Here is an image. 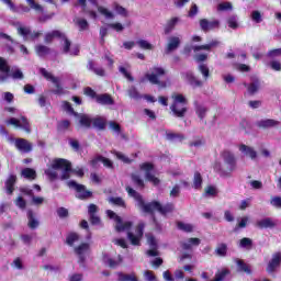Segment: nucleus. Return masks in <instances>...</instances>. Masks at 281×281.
<instances>
[{
  "instance_id": "obj_58",
  "label": "nucleus",
  "mask_w": 281,
  "mask_h": 281,
  "mask_svg": "<svg viewBox=\"0 0 281 281\" xmlns=\"http://www.w3.org/2000/svg\"><path fill=\"white\" fill-rule=\"evenodd\" d=\"M137 45L140 47V49H153V44L148 43L146 40L137 41Z\"/></svg>"
},
{
  "instance_id": "obj_55",
  "label": "nucleus",
  "mask_w": 281,
  "mask_h": 281,
  "mask_svg": "<svg viewBox=\"0 0 281 281\" xmlns=\"http://www.w3.org/2000/svg\"><path fill=\"white\" fill-rule=\"evenodd\" d=\"M15 205L20 210H25V207H27V202L25 201V199H23V196H18L15 200Z\"/></svg>"
},
{
  "instance_id": "obj_50",
  "label": "nucleus",
  "mask_w": 281,
  "mask_h": 281,
  "mask_svg": "<svg viewBox=\"0 0 281 281\" xmlns=\"http://www.w3.org/2000/svg\"><path fill=\"white\" fill-rule=\"evenodd\" d=\"M166 137L167 139H169V142H172L175 139H180V142H183V139H186V136H183L182 134H177V133H166Z\"/></svg>"
},
{
  "instance_id": "obj_15",
  "label": "nucleus",
  "mask_w": 281,
  "mask_h": 281,
  "mask_svg": "<svg viewBox=\"0 0 281 281\" xmlns=\"http://www.w3.org/2000/svg\"><path fill=\"white\" fill-rule=\"evenodd\" d=\"M18 34H20V36H23L24 41H36V38L41 36V32L32 33V30L25 26L18 27Z\"/></svg>"
},
{
  "instance_id": "obj_8",
  "label": "nucleus",
  "mask_w": 281,
  "mask_h": 281,
  "mask_svg": "<svg viewBox=\"0 0 281 281\" xmlns=\"http://www.w3.org/2000/svg\"><path fill=\"white\" fill-rule=\"evenodd\" d=\"M139 169L145 172V179L149 181V183H153V186H159L161 181L153 175L155 171V165H153V162H143L139 165Z\"/></svg>"
},
{
  "instance_id": "obj_39",
  "label": "nucleus",
  "mask_w": 281,
  "mask_h": 281,
  "mask_svg": "<svg viewBox=\"0 0 281 281\" xmlns=\"http://www.w3.org/2000/svg\"><path fill=\"white\" fill-rule=\"evenodd\" d=\"M78 240H80L78 233H69L66 237V244L69 245V247H74V243H78Z\"/></svg>"
},
{
  "instance_id": "obj_31",
  "label": "nucleus",
  "mask_w": 281,
  "mask_h": 281,
  "mask_svg": "<svg viewBox=\"0 0 281 281\" xmlns=\"http://www.w3.org/2000/svg\"><path fill=\"white\" fill-rule=\"evenodd\" d=\"M27 218H29L30 229H36V227H38V220H36V216L34 215V211L32 210L27 211Z\"/></svg>"
},
{
  "instance_id": "obj_56",
  "label": "nucleus",
  "mask_w": 281,
  "mask_h": 281,
  "mask_svg": "<svg viewBox=\"0 0 281 281\" xmlns=\"http://www.w3.org/2000/svg\"><path fill=\"white\" fill-rule=\"evenodd\" d=\"M115 157L123 161V164H133V159L128 158L123 153L116 151Z\"/></svg>"
},
{
  "instance_id": "obj_13",
  "label": "nucleus",
  "mask_w": 281,
  "mask_h": 281,
  "mask_svg": "<svg viewBox=\"0 0 281 281\" xmlns=\"http://www.w3.org/2000/svg\"><path fill=\"white\" fill-rule=\"evenodd\" d=\"M200 27L202 32H211L212 30H218V27H221V21L218 20L210 21L207 19H201Z\"/></svg>"
},
{
  "instance_id": "obj_21",
  "label": "nucleus",
  "mask_w": 281,
  "mask_h": 281,
  "mask_svg": "<svg viewBox=\"0 0 281 281\" xmlns=\"http://www.w3.org/2000/svg\"><path fill=\"white\" fill-rule=\"evenodd\" d=\"M258 128H274V126H280V121L273 119L260 120L256 123Z\"/></svg>"
},
{
  "instance_id": "obj_9",
  "label": "nucleus",
  "mask_w": 281,
  "mask_h": 281,
  "mask_svg": "<svg viewBox=\"0 0 281 281\" xmlns=\"http://www.w3.org/2000/svg\"><path fill=\"white\" fill-rule=\"evenodd\" d=\"M106 214L109 216V218H112L115 221L116 225H115V231L116 232H128V229H131V227H133V222H123L122 217L117 214H115V212H113L112 210H108Z\"/></svg>"
},
{
  "instance_id": "obj_1",
  "label": "nucleus",
  "mask_w": 281,
  "mask_h": 281,
  "mask_svg": "<svg viewBox=\"0 0 281 281\" xmlns=\"http://www.w3.org/2000/svg\"><path fill=\"white\" fill-rule=\"evenodd\" d=\"M125 190L128 196H132V199L136 200L138 207L143 210L144 214L151 215L153 223L155 225H157V216H155V212H159L161 216H168V214H172V212H175V203L172 202H168L165 205H162V203L157 200L146 203V201H144V196L140 195V193L135 189L127 186Z\"/></svg>"
},
{
  "instance_id": "obj_18",
  "label": "nucleus",
  "mask_w": 281,
  "mask_h": 281,
  "mask_svg": "<svg viewBox=\"0 0 281 281\" xmlns=\"http://www.w3.org/2000/svg\"><path fill=\"white\" fill-rule=\"evenodd\" d=\"M95 102L102 106H113L115 104V100L109 93L98 94Z\"/></svg>"
},
{
  "instance_id": "obj_34",
  "label": "nucleus",
  "mask_w": 281,
  "mask_h": 281,
  "mask_svg": "<svg viewBox=\"0 0 281 281\" xmlns=\"http://www.w3.org/2000/svg\"><path fill=\"white\" fill-rule=\"evenodd\" d=\"M79 124L83 126V128H91V124H93V119L89 117L87 114H81L79 117Z\"/></svg>"
},
{
  "instance_id": "obj_35",
  "label": "nucleus",
  "mask_w": 281,
  "mask_h": 281,
  "mask_svg": "<svg viewBox=\"0 0 281 281\" xmlns=\"http://www.w3.org/2000/svg\"><path fill=\"white\" fill-rule=\"evenodd\" d=\"M22 177H24V179H29L30 181H34V179H36V170L32 168H24L22 170Z\"/></svg>"
},
{
  "instance_id": "obj_25",
  "label": "nucleus",
  "mask_w": 281,
  "mask_h": 281,
  "mask_svg": "<svg viewBox=\"0 0 281 281\" xmlns=\"http://www.w3.org/2000/svg\"><path fill=\"white\" fill-rule=\"evenodd\" d=\"M92 126L93 128H98V131H105L106 130V119L102 116H97L92 119Z\"/></svg>"
},
{
  "instance_id": "obj_30",
  "label": "nucleus",
  "mask_w": 281,
  "mask_h": 281,
  "mask_svg": "<svg viewBox=\"0 0 281 281\" xmlns=\"http://www.w3.org/2000/svg\"><path fill=\"white\" fill-rule=\"evenodd\" d=\"M192 188H194V190H201V188H203V176H201L199 171L194 172Z\"/></svg>"
},
{
  "instance_id": "obj_36",
  "label": "nucleus",
  "mask_w": 281,
  "mask_h": 281,
  "mask_svg": "<svg viewBox=\"0 0 281 281\" xmlns=\"http://www.w3.org/2000/svg\"><path fill=\"white\" fill-rule=\"evenodd\" d=\"M37 56L43 57L50 54L52 49L43 44H40L35 47Z\"/></svg>"
},
{
  "instance_id": "obj_26",
  "label": "nucleus",
  "mask_w": 281,
  "mask_h": 281,
  "mask_svg": "<svg viewBox=\"0 0 281 281\" xmlns=\"http://www.w3.org/2000/svg\"><path fill=\"white\" fill-rule=\"evenodd\" d=\"M63 32H60L59 30H54L52 32L46 33L44 41L45 43L49 44L54 42V38H63Z\"/></svg>"
},
{
  "instance_id": "obj_29",
  "label": "nucleus",
  "mask_w": 281,
  "mask_h": 281,
  "mask_svg": "<svg viewBox=\"0 0 281 281\" xmlns=\"http://www.w3.org/2000/svg\"><path fill=\"white\" fill-rule=\"evenodd\" d=\"M239 150L240 153H245L248 157H250V159H256V157H258V153H256L252 147L245 144L239 146Z\"/></svg>"
},
{
  "instance_id": "obj_42",
  "label": "nucleus",
  "mask_w": 281,
  "mask_h": 281,
  "mask_svg": "<svg viewBox=\"0 0 281 281\" xmlns=\"http://www.w3.org/2000/svg\"><path fill=\"white\" fill-rule=\"evenodd\" d=\"M177 227H178V229H181V232H187V234L194 232V226H192V224H186L183 222H178Z\"/></svg>"
},
{
  "instance_id": "obj_37",
  "label": "nucleus",
  "mask_w": 281,
  "mask_h": 281,
  "mask_svg": "<svg viewBox=\"0 0 281 281\" xmlns=\"http://www.w3.org/2000/svg\"><path fill=\"white\" fill-rule=\"evenodd\" d=\"M127 238L132 245L135 247H139L142 245V237L139 235H135L132 232H127Z\"/></svg>"
},
{
  "instance_id": "obj_16",
  "label": "nucleus",
  "mask_w": 281,
  "mask_h": 281,
  "mask_svg": "<svg viewBox=\"0 0 281 281\" xmlns=\"http://www.w3.org/2000/svg\"><path fill=\"white\" fill-rule=\"evenodd\" d=\"M182 78H184V80L193 88H201L203 87V82L201 80H199L196 78V76H194V72L192 71H187V72H182Z\"/></svg>"
},
{
  "instance_id": "obj_53",
  "label": "nucleus",
  "mask_w": 281,
  "mask_h": 281,
  "mask_svg": "<svg viewBox=\"0 0 281 281\" xmlns=\"http://www.w3.org/2000/svg\"><path fill=\"white\" fill-rule=\"evenodd\" d=\"M98 12L102 14L105 19H113V12L109 11V9L104 7H98Z\"/></svg>"
},
{
  "instance_id": "obj_52",
  "label": "nucleus",
  "mask_w": 281,
  "mask_h": 281,
  "mask_svg": "<svg viewBox=\"0 0 281 281\" xmlns=\"http://www.w3.org/2000/svg\"><path fill=\"white\" fill-rule=\"evenodd\" d=\"M83 93L85 95H88V98H91L92 100H98L99 94L91 87L85 88Z\"/></svg>"
},
{
  "instance_id": "obj_54",
  "label": "nucleus",
  "mask_w": 281,
  "mask_h": 281,
  "mask_svg": "<svg viewBox=\"0 0 281 281\" xmlns=\"http://www.w3.org/2000/svg\"><path fill=\"white\" fill-rule=\"evenodd\" d=\"M247 223H249V217H243L240 222L235 226L234 232H238V229H245V227H247Z\"/></svg>"
},
{
  "instance_id": "obj_4",
  "label": "nucleus",
  "mask_w": 281,
  "mask_h": 281,
  "mask_svg": "<svg viewBox=\"0 0 281 281\" xmlns=\"http://www.w3.org/2000/svg\"><path fill=\"white\" fill-rule=\"evenodd\" d=\"M0 72L5 74L0 76V79L2 81L8 80V78L10 77L13 80H23V78H25V76L23 75V71H21V69L19 68L12 70L10 74V65L8 64V60H5V58L3 57H0Z\"/></svg>"
},
{
  "instance_id": "obj_20",
  "label": "nucleus",
  "mask_w": 281,
  "mask_h": 281,
  "mask_svg": "<svg viewBox=\"0 0 281 281\" xmlns=\"http://www.w3.org/2000/svg\"><path fill=\"white\" fill-rule=\"evenodd\" d=\"M220 45H221V42L218 40H212L207 44L194 46L193 52H202L203 49L205 52H211L212 49H214V47H218Z\"/></svg>"
},
{
  "instance_id": "obj_38",
  "label": "nucleus",
  "mask_w": 281,
  "mask_h": 281,
  "mask_svg": "<svg viewBox=\"0 0 281 281\" xmlns=\"http://www.w3.org/2000/svg\"><path fill=\"white\" fill-rule=\"evenodd\" d=\"M131 179L134 184H136L137 188H140V190H144L146 188V184L144 183V179L139 177V175L132 173Z\"/></svg>"
},
{
  "instance_id": "obj_45",
  "label": "nucleus",
  "mask_w": 281,
  "mask_h": 281,
  "mask_svg": "<svg viewBox=\"0 0 281 281\" xmlns=\"http://www.w3.org/2000/svg\"><path fill=\"white\" fill-rule=\"evenodd\" d=\"M229 276V270L228 269H223L222 271H217L215 273V278L212 281H223L225 278Z\"/></svg>"
},
{
  "instance_id": "obj_24",
  "label": "nucleus",
  "mask_w": 281,
  "mask_h": 281,
  "mask_svg": "<svg viewBox=\"0 0 281 281\" xmlns=\"http://www.w3.org/2000/svg\"><path fill=\"white\" fill-rule=\"evenodd\" d=\"M236 265H237V271L239 273H246L247 276H251V266L245 262V260L237 259Z\"/></svg>"
},
{
  "instance_id": "obj_47",
  "label": "nucleus",
  "mask_w": 281,
  "mask_h": 281,
  "mask_svg": "<svg viewBox=\"0 0 281 281\" xmlns=\"http://www.w3.org/2000/svg\"><path fill=\"white\" fill-rule=\"evenodd\" d=\"M59 38H63V41H64L63 53L69 54V52H71V41H69V38H67V35H65V33H64V36H61Z\"/></svg>"
},
{
  "instance_id": "obj_11",
  "label": "nucleus",
  "mask_w": 281,
  "mask_h": 281,
  "mask_svg": "<svg viewBox=\"0 0 281 281\" xmlns=\"http://www.w3.org/2000/svg\"><path fill=\"white\" fill-rule=\"evenodd\" d=\"M90 246L88 243H82L79 246L75 247V254L78 256V265L82 267V269H87V257L85 254L89 251Z\"/></svg>"
},
{
  "instance_id": "obj_57",
  "label": "nucleus",
  "mask_w": 281,
  "mask_h": 281,
  "mask_svg": "<svg viewBox=\"0 0 281 281\" xmlns=\"http://www.w3.org/2000/svg\"><path fill=\"white\" fill-rule=\"evenodd\" d=\"M71 126V122L69 120L60 121L57 125L58 131H67Z\"/></svg>"
},
{
  "instance_id": "obj_17",
  "label": "nucleus",
  "mask_w": 281,
  "mask_h": 281,
  "mask_svg": "<svg viewBox=\"0 0 281 281\" xmlns=\"http://www.w3.org/2000/svg\"><path fill=\"white\" fill-rule=\"evenodd\" d=\"M14 146L20 153H24V154L32 153V148H33L32 143H30L25 138H16Z\"/></svg>"
},
{
  "instance_id": "obj_43",
  "label": "nucleus",
  "mask_w": 281,
  "mask_h": 281,
  "mask_svg": "<svg viewBox=\"0 0 281 281\" xmlns=\"http://www.w3.org/2000/svg\"><path fill=\"white\" fill-rule=\"evenodd\" d=\"M198 71L203 76L204 80H207L210 78V67L205 64H200L198 66Z\"/></svg>"
},
{
  "instance_id": "obj_64",
  "label": "nucleus",
  "mask_w": 281,
  "mask_h": 281,
  "mask_svg": "<svg viewBox=\"0 0 281 281\" xmlns=\"http://www.w3.org/2000/svg\"><path fill=\"white\" fill-rule=\"evenodd\" d=\"M270 69L273 71H281V63L278 60L270 61Z\"/></svg>"
},
{
  "instance_id": "obj_3",
  "label": "nucleus",
  "mask_w": 281,
  "mask_h": 281,
  "mask_svg": "<svg viewBox=\"0 0 281 281\" xmlns=\"http://www.w3.org/2000/svg\"><path fill=\"white\" fill-rule=\"evenodd\" d=\"M171 98L173 102L170 105V111L173 113L175 117H186V113H188V99L180 93L172 94Z\"/></svg>"
},
{
  "instance_id": "obj_48",
  "label": "nucleus",
  "mask_w": 281,
  "mask_h": 281,
  "mask_svg": "<svg viewBox=\"0 0 281 281\" xmlns=\"http://www.w3.org/2000/svg\"><path fill=\"white\" fill-rule=\"evenodd\" d=\"M195 113H196L198 117H200V120H205V115L207 113V108H205L203 105H196Z\"/></svg>"
},
{
  "instance_id": "obj_61",
  "label": "nucleus",
  "mask_w": 281,
  "mask_h": 281,
  "mask_svg": "<svg viewBox=\"0 0 281 281\" xmlns=\"http://www.w3.org/2000/svg\"><path fill=\"white\" fill-rule=\"evenodd\" d=\"M268 58H278L281 56V48H274L267 53Z\"/></svg>"
},
{
  "instance_id": "obj_22",
  "label": "nucleus",
  "mask_w": 281,
  "mask_h": 281,
  "mask_svg": "<svg viewBox=\"0 0 281 281\" xmlns=\"http://www.w3.org/2000/svg\"><path fill=\"white\" fill-rule=\"evenodd\" d=\"M256 227L259 229H273L276 227V222L271 217H266L263 220L257 221Z\"/></svg>"
},
{
  "instance_id": "obj_14",
  "label": "nucleus",
  "mask_w": 281,
  "mask_h": 281,
  "mask_svg": "<svg viewBox=\"0 0 281 281\" xmlns=\"http://www.w3.org/2000/svg\"><path fill=\"white\" fill-rule=\"evenodd\" d=\"M102 261L110 269H117L122 262H124V258L122 255H117L116 259L111 258L109 255L103 254Z\"/></svg>"
},
{
  "instance_id": "obj_19",
  "label": "nucleus",
  "mask_w": 281,
  "mask_h": 281,
  "mask_svg": "<svg viewBox=\"0 0 281 281\" xmlns=\"http://www.w3.org/2000/svg\"><path fill=\"white\" fill-rule=\"evenodd\" d=\"M180 45H181V38H179L178 36H171L169 38V42L165 50L166 54H172V52H176V49H179Z\"/></svg>"
},
{
  "instance_id": "obj_59",
  "label": "nucleus",
  "mask_w": 281,
  "mask_h": 281,
  "mask_svg": "<svg viewBox=\"0 0 281 281\" xmlns=\"http://www.w3.org/2000/svg\"><path fill=\"white\" fill-rule=\"evenodd\" d=\"M57 215L59 218H67L69 217V210L65 209L64 206H60L57 209Z\"/></svg>"
},
{
  "instance_id": "obj_49",
  "label": "nucleus",
  "mask_w": 281,
  "mask_h": 281,
  "mask_svg": "<svg viewBox=\"0 0 281 281\" xmlns=\"http://www.w3.org/2000/svg\"><path fill=\"white\" fill-rule=\"evenodd\" d=\"M127 93H128L130 98H132L133 100H140L142 99V95L139 94V91H137V88H135V87H131L127 90Z\"/></svg>"
},
{
  "instance_id": "obj_10",
  "label": "nucleus",
  "mask_w": 281,
  "mask_h": 281,
  "mask_svg": "<svg viewBox=\"0 0 281 281\" xmlns=\"http://www.w3.org/2000/svg\"><path fill=\"white\" fill-rule=\"evenodd\" d=\"M68 188H75L76 192L78 193L77 199L85 201V199H91L93 193L87 190V187L83 184H78L75 180H70L67 182Z\"/></svg>"
},
{
  "instance_id": "obj_63",
  "label": "nucleus",
  "mask_w": 281,
  "mask_h": 281,
  "mask_svg": "<svg viewBox=\"0 0 281 281\" xmlns=\"http://www.w3.org/2000/svg\"><path fill=\"white\" fill-rule=\"evenodd\" d=\"M258 89H259V83H258V81L251 82V83L248 86V93H250V95H254L255 93H257Z\"/></svg>"
},
{
  "instance_id": "obj_12",
  "label": "nucleus",
  "mask_w": 281,
  "mask_h": 281,
  "mask_svg": "<svg viewBox=\"0 0 281 281\" xmlns=\"http://www.w3.org/2000/svg\"><path fill=\"white\" fill-rule=\"evenodd\" d=\"M281 267V252L277 251L272 255V258L269 260L266 271L269 276H273Z\"/></svg>"
},
{
  "instance_id": "obj_28",
  "label": "nucleus",
  "mask_w": 281,
  "mask_h": 281,
  "mask_svg": "<svg viewBox=\"0 0 281 281\" xmlns=\"http://www.w3.org/2000/svg\"><path fill=\"white\" fill-rule=\"evenodd\" d=\"M16 183V176L15 175H10L9 178L5 181V188L7 192L9 194L14 193V184Z\"/></svg>"
},
{
  "instance_id": "obj_32",
  "label": "nucleus",
  "mask_w": 281,
  "mask_h": 281,
  "mask_svg": "<svg viewBox=\"0 0 281 281\" xmlns=\"http://www.w3.org/2000/svg\"><path fill=\"white\" fill-rule=\"evenodd\" d=\"M117 276H119V281H139L135 272H132L130 274L124 272H117Z\"/></svg>"
},
{
  "instance_id": "obj_7",
  "label": "nucleus",
  "mask_w": 281,
  "mask_h": 281,
  "mask_svg": "<svg viewBox=\"0 0 281 281\" xmlns=\"http://www.w3.org/2000/svg\"><path fill=\"white\" fill-rule=\"evenodd\" d=\"M40 74L46 79L55 85L56 89L52 90V93L55 95H65V88L60 85V79L52 75V72L47 71L45 68H40Z\"/></svg>"
},
{
  "instance_id": "obj_6",
  "label": "nucleus",
  "mask_w": 281,
  "mask_h": 281,
  "mask_svg": "<svg viewBox=\"0 0 281 281\" xmlns=\"http://www.w3.org/2000/svg\"><path fill=\"white\" fill-rule=\"evenodd\" d=\"M151 72H147L145 78L150 82V85H157L158 87H166V82L159 80L161 76H166V69L161 67H153Z\"/></svg>"
},
{
  "instance_id": "obj_60",
  "label": "nucleus",
  "mask_w": 281,
  "mask_h": 281,
  "mask_svg": "<svg viewBox=\"0 0 281 281\" xmlns=\"http://www.w3.org/2000/svg\"><path fill=\"white\" fill-rule=\"evenodd\" d=\"M108 27L111 30H114L115 32H124V25L122 23L116 22V23H110L108 24Z\"/></svg>"
},
{
  "instance_id": "obj_2",
  "label": "nucleus",
  "mask_w": 281,
  "mask_h": 281,
  "mask_svg": "<svg viewBox=\"0 0 281 281\" xmlns=\"http://www.w3.org/2000/svg\"><path fill=\"white\" fill-rule=\"evenodd\" d=\"M220 157L223 160V164L215 161L213 164L214 172H217L220 177H232V172L238 168V161L236 155L228 149H224L220 153Z\"/></svg>"
},
{
  "instance_id": "obj_27",
  "label": "nucleus",
  "mask_w": 281,
  "mask_h": 281,
  "mask_svg": "<svg viewBox=\"0 0 281 281\" xmlns=\"http://www.w3.org/2000/svg\"><path fill=\"white\" fill-rule=\"evenodd\" d=\"M192 245H193V247H199L201 245V239L198 237L189 238L188 243L182 244V249L188 251V250L192 249Z\"/></svg>"
},
{
  "instance_id": "obj_44",
  "label": "nucleus",
  "mask_w": 281,
  "mask_h": 281,
  "mask_svg": "<svg viewBox=\"0 0 281 281\" xmlns=\"http://www.w3.org/2000/svg\"><path fill=\"white\" fill-rule=\"evenodd\" d=\"M30 8L32 10H35V12H41V14H43V12H45V8H43V5L36 3V0H26Z\"/></svg>"
},
{
  "instance_id": "obj_51",
  "label": "nucleus",
  "mask_w": 281,
  "mask_h": 281,
  "mask_svg": "<svg viewBox=\"0 0 281 281\" xmlns=\"http://www.w3.org/2000/svg\"><path fill=\"white\" fill-rule=\"evenodd\" d=\"M239 246L243 248L249 247V249H251V247H254V240H251L249 237H244L240 239Z\"/></svg>"
},
{
  "instance_id": "obj_23",
  "label": "nucleus",
  "mask_w": 281,
  "mask_h": 281,
  "mask_svg": "<svg viewBox=\"0 0 281 281\" xmlns=\"http://www.w3.org/2000/svg\"><path fill=\"white\" fill-rule=\"evenodd\" d=\"M87 69H89V71H93L95 76H100L101 78H104V76H106V71L104 70V68L95 67V63L92 59L88 61Z\"/></svg>"
},
{
  "instance_id": "obj_62",
  "label": "nucleus",
  "mask_w": 281,
  "mask_h": 281,
  "mask_svg": "<svg viewBox=\"0 0 281 281\" xmlns=\"http://www.w3.org/2000/svg\"><path fill=\"white\" fill-rule=\"evenodd\" d=\"M251 20L255 23H262V14L260 13V11H252Z\"/></svg>"
},
{
  "instance_id": "obj_5",
  "label": "nucleus",
  "mask_w": 281,
  "mask_h": 281,
  "mask_svg": "<svg viewBox=\"0 0 281 281\" xmlns=\"http://www.w3.org/2000/svg\"><path fill=\"white\" fill-rule=\"evenodd\" d=\"M53 170H63L60 180L67 181L68 179H71V161L65 159V158H55L52 162Z\"/></svg>"
},
{
  "instance_id": "obj_46",
  "label": "nucleus",
  "mask_w": 281,
  "mask_h": 281,
  "mask_svg": "<svg viewBox=\"0 0 281 281\" xmlns=\"http://www.w3.org/2000/svg\"><path fill=\"white\" fill-rule=\"evenodd\" d=\"M215 254H217V256H222V257L227 256V244H225V243L218 244L215 249Z\"/></svg>"
},
{
  "instance_id": "obj_40",
  "label": "nucleus",
  "mask_w": 281,
  "mask_h": 281,
  "mask_svg": "<svg viewBox=\"0 0 281 281\" xmlns=\"http://www.w3.org/2000/svg\"><path fill=\"white\" fill-rule=\"evenodd\" d=\"M76 25L79 27V32H87L89 30V22L82 18L76 20Z\"/></svg>"
},
{
  "instance_id": "obj_41",
  "label": "nucleus",
  "mask_w": 281,
  "mask_h": 281,
  "mask_svg": "<svg viewBox=\"0 0 281 281\" xmlns=\"http://www.w3.org/2000/svg\"><path fill=\"white\" fill-rule=\"evenodd\" d=\"M109 203H112V205H116L117 207L126 209V202L121 196L110 198Z\"/></svg>"
},
{
  "instance_id": "obj_33",
  "label": "nucleus",
  "mask_w": 281,
  "mask_h": 281,
  "mask_svg": "<svg viewBox=\"0 0 281 281\" xmlns=\"http://www.w3.org/2000/svg\"><path fill=\"white\" fill-rule=\"evenodd\" d=\"M177 23H179V18H171L168 20L165 25V34H170V32H172V30H175L177 26Z\"/></svg>"
}]
</instances>
